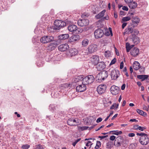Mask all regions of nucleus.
Segmentation results:
<instances>
[{"label":"nucleus","instance_id":"23","mask_svg":"<svg viewBox=\"0 0 149 149\" xmlns=\"http://www.w3.org/2000/svg\"><path fill=\"white\" fill-rule=\"evenodd\" d=\"M133 67L136 70H138L140 68V64L137 61H135L133 64Z\"/></svg>","mask_w":149,"mask_h":149},{"label":"nucleus","instance_id":"22","mask_svg":"<svg viewBox=\"0 0 149 149\" xmlns=\"http://www.w3.org/2000/svg\"><path fill=\"white\" fill-rule=\"evenodd\" d=\"M101 74L102 78L103 80H104L107 78L108 76V73L107 71L103 70L100 72Z\"/></svg>","mask_w":149,"mask_h":149},{"label":"nucleus","instance_id":"25","mask_svg":"<svg viewBox=\"0 0 149 149\" xmlns=\"http://www.w3.org/2000/svg\"><path fill=\"white\" fill-rule=\"evenodd\" d=\"M106 12L105 10H103L102 11L100 12L98 14L95 16V17L97 19H100L101 17L104 16V13Z\"/></svg>","mask_w":149,"mask_h":149},{"label":"nucleus","instance_id":"44","mask_svg":"<svg viewBox=\"0 0 149 149\" xmlns=\"http://www.w3.org/2000/svg\"><path fill=\"white\" fill-rule=\"evenodd\" d=\"M128 44L129 45V43H126V51L127 52H129L131 49L130 47L128 46Z\"/></svg>","mask_w":149,"mask_h":149},{"label":"nucleus","instance_id":"43","mask_svg":"<svg viewBox=\"0 0 149 149\" xmlns=\"http://www.w3.org/2000/svg\"><path fill=\"white\" fill-rule=\"evenodd\" d=\"M112 143L111 141H109L106 144L107 147L109 148H111V145Z\"/></svg>","mask_w":149,"mask_h":149},{"label":"nucleus","instance_id":"6","mask_svg":"<svg viewBox=\"0 0 149 149\" xmlns=\"http://www.w3.org/2000/svg\"><path fill=\"white\" fill-rule=\"evenodd\" d=\"M89 23V20L87 19L79 20L77 22L78 25L81 26H86Z\"/></svg>","mask_w":149,"mask_h":149},{"label":"nucleus","instance_id":"63","mask_svg":"<svg viewBox=\"0 0 149 149\" xmlns=\"http://www.w3.org/2000/svg\"><path fill=\"white\" fill-rule=\"evenodd\" d=\"M114 16L115 18H116L118 17V15L117 13L116 12H115L114 13Z\"/></svg>","mask_w":149,"mask_h":149},{"label":"nucleus","instance_id":"61","mask_svg":"<svg viewBox=\"0 0 149 149\" xmlns=\"http://www.w3.org/2000/svg\"><path fill=\"white\" fill-rule=\"evenodd\" d=\"M125 84H123V85L121 86V89L122 90H124L125 89Z\"/></svg>","mask_w":149,"mask_h":149},{"label":"nucleus","instance_id":"45","mask_svg":"<svg viewBox=\"0 0 149 149\" xmlns=\"http://www.w3.org/2000/svg\"><path fill=\"white\" fill-rule=\"evenodd\" d=\"M54 41V42L53 43L56 45V47L57 45L59 44L60 41L59 40H55Z\"/></svg>","mask_w":149,"mask_h":149},{"label":"nucleus","instance_id":"55","mask_svg":"<svg viewBox=\"0 0 149 149\" xmlns=\"http://www.w3.org/2000/svg\"><path fill=\"white\" fill-rule=\"evenodd\" d=\"M133 0H125V2L127 3H130L133 1Z\"/></svg>","mask_w":149,"mask_h":149},{"label":"nucleus","instance_id":"41","mask_svg":"<svg viewBox=\"0 0 149 149\" xmlns=\"http://www.w3.org/2000/svg\"><path fill=\"white\" fill-rule=\"evenodd\" d=\"M131 17H125L122 18V20L124 22H126L130 20L131 19Z\"/></svg>","mask_w":149,"mask_h":149},{"label":"nucleus","instance_id":"20","mask_svg":"<svg viewBox=\"0 0 149 149\" xmlns=\"http://www.w3.org/2000/svg\"><path fill=\"white\" fill-rule=\"evenodd\" d=\"M136 35L132 36V41L135 45L138 44L140 42V39Z\"/></svg>","mask_w":149,"mask_h":149},{"label":"nucleus","instance_id":"40","mask_svg":"<svg viewBox=\"0 0 149 149\" xmlns=\"http://www.w3.org/2000/svg\"><path fill=\"white\" fill-rule=\"evenodd\" d=\"M104 55L106 57H109L111 55V53L109 51H106L104 53Z\"/></svg>","mask_w":149,"mask_h":149},{"label":"nucleus","instance_id":"30","mask_svg":"<svg viewBox=\"0 0 149 149\" xmlns=\"http://www.w3.org/2000/svg\"><path fill=\"white\" fill-rule=\"evenodd\" d=\"M112 133V134H115L116 135H118L119 134H122V131H120L119 132L117 130H113L110 131L109 132V133Z\"/></svg>","mask_w":149,"mask_h":149},{"label":"nucleus","instance_id":"53","mask_svg":"<svg viewBox=\"0 0 149 149\" xmlns=\"http://www.w3.org/2000/svg\"><path fill=\"white\" fill-rule=\"evenodd\" d=\"M101 142H100V141H97V143H96V145L98 146V147L100 146V147L101 146Z\"/></svg>","mask_w":149,"mask_h":149},{"label":"nucleus","instance_id":"39","mask_svg":"<svg viewBox=\"0 0 149 149\" xmlns=\"http://www.w3.org/2000/svg\"><path fill=\"white\" fill-rule=\"evenodd\" d=\"M35 149H44V146L38 144L36 146Z\"/></svg>","mask_w":149,"mask_h":149},{"label":"nucleus","instance_id":"59","mask_svg":"<svg viewBox=\"0 0 149 149\" xmlns=\"http://www.w3.org/2000/svg\"><path fill=\"white\" fill-rule=\"evenodd\" d=\"M120 14L121 15H125V12L123 11H120Z\"/></svg>","mask_w":149,"mask_h":149},{"label":"nucleus","instance_id":"24","mask_svg":"<svg viewBox=\"0 0 149 149\" xmlns=\"http://www.w3.org/2000/svg\"><path fill=\"white\" fill-rule=\"evenodd\" d=\"M129 7L131 9H134L136 7L137 3L135 1H132L129 4Z\"/></svg>","mask_w":149,"mask_h":149},{"label":"nucleus","instance_id":"64","mask_svg":"<svg viewBox=\"0 0 149 149\" xmlns=\"http://www.w3.org/2000/svg\"><path fill=\"white\" fill-rule=\"evenodd\" d=\"M118 116V114H115L112 118L111 120H113L114 119L116 118Z\"/></svg>","mask_w":149,"mask_h":149},{"label":"nucleus","instance_id":"19","mask_svg":"<svg viewBox=\"0 0 149 149\" xmlns=\"http://www.w3.org/2000/svg\"><path fill=\"white\" fill-rule=\"evenodd\" d=\"M77 26L74 25H70L68 27V30L70 32H74L77 29Z\"/></svg>","mask_w":149,"mask_h":149},{"label":"nucleus","instance_id":"58","mask_svg":"<svg viewBox=\"0 0 149 149\" xmlns=\"http://www.w3.org/2000/svg\"><path fill=\"white\" fill-rule=\"evenodd\" d=\"M102 120L101 118H99L97 120L96 122L97 123H99L102 121Z\"/></svg>","mask_w":149,"mask_h":149},{"label":"nucleus","instance_id":"14","mask_svg":"<svg viewBox=\"0 0 149 149\" xmlns=\"http://www.w3.org/2000/svg\"><path fill=\"white\" fill-rule=\"evenodd\" d=\"M78 51L76 48H71L69 49V55L71 57L76 56L78 54Z\"/></svg>","mask_w":149,"mask_h":149},{"label":"nucleus","instance_id":"48","mask_svg":"<svg viewBox=\"0 0 149 149\" xmlns=\"http://www.w3.org/2000/svg\"><path fill=\"white\" fill-rule=\"evenodd\" d=\"M69 86V85L67 84H65L62 85V88L63 87L65 88H68V86Z\"/></svg>","mask_w":149,"mask_h":149},{"label":"nucleus","instance_id":"31","mask_svg":"<svg viewBox=\"0 0 149 149\" xmlns=\"http://www.w3.org/2000/svg\"><path fill=\"white\" fill-rule=\"evenodd\" d=\"M132 21L134 24H137L139 23L140 19L138 17H136L133 18L132 19Z\"/></svg>","mask_w":149,"mask_h":149},{"label":"nucleus","instance_id":"33","mask_svg":"<svg viewBox=\"0 0 149 149\" xmlns=\"http://www.w3.org/2000/svg\"><path fill=\"white\" fill-rule=\"evenodd\" d=\"M136 111L138 113L144 116H145L147 115V113L146 112L139 109H137Z\"/></svg>","mask_w":149,"mask_h":149},{"label":"nucleus","instance_id":"32","mask_svg":"<svg viewBox=\"0 0 149 149\" xmlns=\"http://www.w3.org/2000/svg\"><path fill=\"white\" fill-rule=\"evenodd\" d=\"M95 78L96 80L98 81V82H100L103 80L101 76L100 72L97 74Z\"/></svg>","mask_w":149,"mask_h":149},{"label":"nucleus","instance_id":"38","mask_svg":"<svg viewBox=\"0 0 149 149\" xmlns=\"http://www.w3.org/2000/svg\"><path fill=\"white\" fill-rule=\"evenodd\" d=\"M88 127V126H79L78 127V129L79 130L83 131L87 129Z\"/></svg>","mask_w":149,"mask_h":149},{"label":"nucleus","instance_id":"18","mask_svg":"<svg viewBox=\"0 0 149 149\" xmlns=\"http://www.w3.org/2000/svg\"><path fill=\"white\" fill-rule=\"evenodd\" d=\"M139 53V50L136 47L134 48L131 49L130 51L131 54L133 56H136Z\"/></svg>","mask_w":149,"mask_h":149},{"label":"nucleus","instance_id":"62","mask_svg":"<svg viewBox=\"0 0 149 149\" xmlns=\"http://www.w3.org/2000/svg\"><path fill=\"white\" fill-rule=\"evenodd\" d=\"M127 23H123L122 25V28L124 29L125 27L126 26Z\"/></svg>","mask_w":149,"mask_h":149},{"label":"nucleus","instance_id":"8","mask_svg":"<svg viewBox=\"0 0 149 149\" xmlns=\"http://www.w3.org/2000/svg\"><path fill=\"white\" fill-rule=\"evenodd\" d=\"M94 34L96 38L98 39L101 38L103 35V31L101 29H98L95 31Z\"/></svg>","mask_w":149,"mask_h":149},{"label":"nucleus","instance_id":"52","mask_svg":"<svg viewBox=\"0 0 149 149\" xmlns=\"http://www.w3.org/2000/svg\"><path fill=\"white\" fill-rule=\"evenodd\" d=\"M143 110H146L147 111H148V107L145 105H143Z\"/></svg>","mask_w":149,"mask_h":149},{"label":"nucleus","instance_id":"12","mask_svg":"<svg viewBox=\"0 0 149 149\" xmlns=\"http://www.w3.org/2000/svg\"><path fill=\"white\" fill-rule=\"evenodd\" d=\"M111 93L113 95H116L118 94L120 91L119 87L115 86H112L110 88Z\"/></svg>","mask_w":149,"mask_h":149},{"label":"nucleus","instance_id":"11","mask_svg":"<svg viewBox=\"0 0 149 149\" xmlns=\"http://www.w3.org/2000/svg\"><path fill=\"white\" fill-rule=\"evenodd\" d=\"M86 89V85L82 84L77 86L76 88V91L78 92H82L85 91Z\"/></svg>","mask_w":149,"mask_h":149},{"label":"nucleus","instance_id":"7","mask_svg":"<svg viewBox=\"0 0 149 149\" xmlns=\"http://www.w3.org/2000/svg\"><path fill=\"white\" fill-rule=\"evenodd\" d=\"M107 88V86L105 84H101L99 85L97 88V91L98 93L101 94L104 93Z\"/></svg>","mask_w":149,"mask_h":149},{"label":"nucleus","instance_id":"16","mask_svg":"<svg viewBox=\"0 0 149 149\" xmlns=\"http://www.w3.org/2000/svg\"><path fill=\"white\" fill-rule=\"evenodd\" d=\"M99 61V57L97 55H94L92 56L91 59L92 63L95 65L97 64Z\"/></svg>","mask_w":149,"mask_h":149},{"label":"nucleus","instance_id":"37","mask_svg":"<svg viewBox=\"0 0 149 149\" xmlns=\"http://www.w3.org/2000/svg\"><path fill=\"white\" fill-rule=\"evenodd\" d=\"M56 105L54 104H50L49 106V109L51 111H54L56 109Z\"/></svg>","mask_w":149,"mask_h":149},{"label":"nucleus","instance_id":"54","mask_svg":"<svg viewBox=\"0 0 149 149\" xmlns=\"http://www.w3.org/2000/svg\"><path fill=\"white\" fill-rule=\"evenodd\" d=\"M122 9L123 10H125V11H128V7L127 6H124L122 8Z\"/></svg>","mask_w":149,"mask_h":149},{"label":"nucleus","instance_id":"60","mask_svg":"<svg viewBox=\"0 0 149 149\" xmlns=\"http://www.w3.org/2000/svg\"><path fill=\"white\" fill-rule=\"evenodd\" d=\"M130 122H138V120H136L135 119H131L130 120Z\"/></svg>","mask_w":149,"mask_h":149},{"label":"nucleus","instance_id":"13","mask_svg":"<svg viewBox=\"0 0 149 149\" xmlns=\"http://www.w3.org/2000/svg\"><path fill=\"white\" fill-rule=\"evenodd\" d=\"M69 48L68 45L63 44L60 45L58 47V49L60 51L64 52L67 50Z\"/></svg>","mask_w":149,"mask_h":149},{"label":"nucleus","instance_id":"10","mask_svg":"<svg viewBox=\"0 0 149 149\" xmlns=\"http://www.w3.org/2000/svg\"><path fill=\"white\" fill-rule=\"evenodd\" d=\"M87 49L89 53H92L97 51V46L94 44L91 45L89 46Z\"/></svg>","mask_w":149,"mask_h":149},{"label":"nucleus","instance_id":"42","mask_svg":"<svg viewBox=\"0 0 149 149\" xmlns=\"http://www.w3.org/2000/svg\"><path fill=\"white\" fill-rule=\"evenodd\" d=\"M30 147V146L27 144L23 145L21 148L23 149H28Z\"/></svg>","mask_w":149,"mask_h":149},{"label":"nucleus","instance_id":"36","mask_svg":"<svg viewBox=\"0 0 149 149\" xmlns=\"http://www.w3.org/2000/svg\"><path fill=\"white\" fill-rule=\"evenodd\" d=\"M82 78L81 76H78L75 79L74 81L75 83L81 81L82 80Z\"/></svg>","mask_w":149,"mask_h":149},{"label":"nucleus","instance_id":"29","mask_svg":"<svg viewBox=\"0 0 149 149\" xmlns=\"http://www.w3.org/2000/svg\"><path fill=\"white\" fill-rule=\"evenodd\" d=\"M47 40L46 36H45L41 38L40 40L42 43H48Z\"/></svg>","mask_w":149,"mask_h":149},{"label":"nucleus","instance_id":"51","mask_svg":"<svg viewBox=\"0 0 149 149\" xmlns=\"http://www.w3.org/2000/svg\"><path fill=\"white\" fill-rule=\"evenodd\" d=\"M116 138V136L114 135L111 136L110 138V139L111 141H113Z\"/></svg>","mask_w":149,"mask_h":149},{"label":"nucleus","instance_id":"57","mask_svg":"<svg viewBox=\"0 0 149 149\" xmlns=\"http://www.w3.org/2000/svg\"><path fill=\"white\" fill-rule=\"evenodd\" d=\"M124 63L123 61H122L120 64V68L121 69H122L123 67Z\"/></svg>","mask_w":149,"mask_h":149},{"label":"nucleus","instance_id":"34","mask_svg":"<svg viewBox=\"0 0 149 149\" xmlns=\"http://www.w3.org/2000/svg\"><path fill=\"white\" fill-rule=\"evenodd\" d=\"M46 37L48 43L54 40V39L53 36H47Z\"/></svg>","mask_w":149,"mask_h":149},{"label":"nucleus","instance_id":"46","mask_svg":"<svg viewBox=\"0 0 149 149\" xmlns=\"http://www.w3.org/2000/svg\"><path fill=\"white\" fill-rule=\"evenodd\" d=\"M116 62V59L115 58H114L111 61L110 64V65H111L114 64Z\"/></svg>","mask_w":149,"mask_h":149},{"label":"nucleus","instance_id":"56","mask_svg":"<svg viewBox=\"0 0 149 149\" xmlns=\"http://www.w3.org/2000/svg\"><path fill=\"white\" fill-rule=\"evenodd\" d=\"M134 136L135 134L134 133H130L128 134V136L130 137H133Z\"/></svg>","mask_w":149,"mask_h":149},{"label":"nucleus","instance_id":"15","mask_svg":"<svg viewBox=\"0 0 149 149\" xmlns=\"http://www.w3.org/2000/svg\"><path fill=\"white\" fill-rule=\"evenodd\" d=\"M96 68L98 70H102L106 67L105 63L104 62H100L97 64Z\"/></svg>","mask_w":149,"mask_h":149},{"label":"nucleus","instance_id":"17","mask_svg":"<svg viewBox=\"0 0 149 149\" xmlns=\"http://www.w3.org/2000/svg\"><path fill=\"white\" fill-rule=\"evenodd\" d=\"M68 124L71 126L76 125H77V121L75 119L72 118L69 119L67 121Z\"/></svg>","mask_w":149,"mask_h":149},{"label":"nucleus","instance_id":"3","mask_svg":"<svg viewBox=\"0 0 149 149\" xmlns=\"http://www.w3.org/2000/svg\"><path fill=\"white\" fill-rule=\"evenodd\" d=\"M94 80V78L92 75H89L82 79V83L86 85L90 84Z\"/></svg>","mask_w":149,"mask_h":149},{"label":"nucleus","instance_id":"27","mask_svg":"<svg viewBox=\"0 0 149 149\" xmlns=\"http://www.w3.org/2000/svg\"><path fill=\"white\" fill-rule=\"evenodd\" d=\"M56 45L53 43H50L47 47V49L49 51H52L55 48Z\"/></svg>","mask_w":149,"mask_h":149},{"label":"nucleus","instance_id":"47","mask_svg":"<svg viewBox=\"0 0 149 149\" xmlns=\"http://www.w3.org/2000/svg\"><path fill=\"white\" fill-rule=\"evenodd\" d=\"M146 134L143 133H137L136 135L138 136H141V137H142V136H144L145 135H146Z\"/></svg>","mask_w":149,"mask_h":149},{"label":"nucleus","instance_id":"2","mask_svg":"<svg viewBox=\"0 0 149 149\" xmlns=\"http://www.w3.org/2000/svg\"><path fill=\"white\" fill-rule=\"evenodd\" d=\"M139 33V31L137 29H134L133 27L128 26L125 29L124 34L125 35L131 33L132 36H133V35H137Z\"/></svg>","mask_w":149,"mask_h":149},{"label":"nucleus","instance_id":"49","mask_svg":"<svg viewBox=\"0 0 149 149\" xmlns=\"http://www.w3.org/2000/svg\"><path fill=\"white\" fill-rule=\"evenodd\" d=\"M145 128L143 127L139 126L138 127V129L141 131H143Z\"/></svg>","mask_w":149,"mask_h":149},{"label":"nucleus","instance_id":"4","mask_svg":"<svg viewBox=\"0 0 149 149\" xmlns=\"http://www.w3.org/2000/svg\"><path fill=\"white\" fill-rule=\"evenodd\" d=\"M139 142L142 145H146L149 143V138L147 134L140 137L139 139Z\"/></svg>","mask_w":149,"mask_h":149},{"label":"nucleus","instance_id":"9","mask_svg":"<svg viewBox=\"0 0 149 149\" xmlns=\"http://www.w3.org/2000/svg\"><path fill=\"white\" fill-rule=\"evenodd\" d=\"M114 143V145L116 147L120 146L123 141V139L121 136H118L116 138Z\"/></svg>","mask_w":149,"mask_h":149},{"label":"nucleus","instance_id":"35","mask_svg":"<svg viewBox=\"0 0 149 149\" xmlns=\"http://www.w3.org/2000/svg\"><path fill=\"white\" fill-rule=\"evenodd\" d=\"M79 39V36L78 35H75L72 37V41H76Z\"/></svg>","mask_w":149,"mask_h":149},{"label":"nucleus","instance_id":"28","mask_svg":"<svg viewBox=\"0 0 149 149\" xmlns=\"http://www.w3.org/2000/svg\"><path fill=\"white\" fill-rule=\"evenodd\" d=\"M89 42L88 40L86 39H84L81 42L82 46L84 47L87 46Z\"/></svg>","mask_w":149,"mask_h":149},{"label":"nucleus","instance_id":"26","mask_svg":"<svg viewBox=\"0 0 149 149\" xmlns=\"http://www.w3.org/2000/svg\"><path fill=\"white\" fill-rule=\"evenodd\" d=\"M148 75H140L137 76V78L139 79H141L142 81L147 79L148 78Z\"/></svg>","mask_w":149,"mask_h":149},{"label":"nucleus","instance_id":"5","mask_svg":"<svg viewBox=\"0 0 149 149\" xmlns=\"http://www.w3.org/2000/svg\"><path fill=\"white\" fill-rule=\"evenodd\" d=\"M111 71V76L113 79L116 80L119 77L120 74V71L114 69H110Z\"/></svg>","mask_w":149,"mask_h":149},{"label":"nucleus","instance_id":"50","mask_svg":"<svg viewBox=\"0 0 149 149\" xmlns=\"http://www.w3.org/2000/svg\"><path fill=\"white\" fill-rule=\"evenodd\" d=\"M92 144L91 143V141H88V143L86 144V146H91Z\"/></svg>","mask_w":149,"mask_h":149},{"label":"nucleus","instance_id":"21","mask_svg":"<svg viewBox=\"0 0 149 149\" xmlns=\"http://www.w3.org/2000/svg\"><path fill=\"white\" fill-rule=\"evenodd\" d=\"M69 36V35L68 34H63L60 35L58 38L59 39L61 40H65L68 39Z\"/></svg>","mask_w":149,"mask_h":149},{"label":"nucleus","instance_id":"1","mask_svg":"<svg viewBox=\"0 0 149 149\" xmlns=\"http://www.w3.org/2000/svg\"><path fill=\"white\" fill-rule=\"evenodd\" d=\"M66 24V22L57 19L54 22V26L48 27V29L50 31L53 32L54 30H59L65 26Z\"/></svg>","mask_w":149,"mask_h":149}]
</instances>
